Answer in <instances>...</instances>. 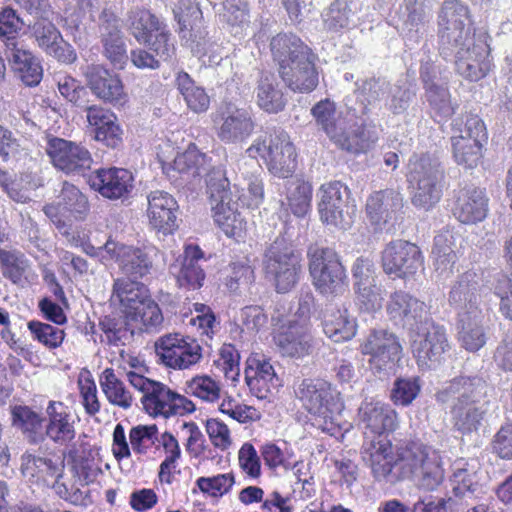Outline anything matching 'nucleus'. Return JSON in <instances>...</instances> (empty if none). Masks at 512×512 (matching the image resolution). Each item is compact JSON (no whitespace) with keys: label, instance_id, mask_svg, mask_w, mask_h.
Returning a JSON list of instances; mask_svg holds the SVG:
<instances>
[{"label":"nucleus","instance_id":"obj_1","mask_svg":"<svg viewBox=\"0 0 512 512\" xmlns=\"http://www.w3.org/2000/svg\"><path fill=\"white\" fill-rule=\"evenodd\" d=\"M172 171L187 181L205 176L214 222L227 236H240L245 228L244 219L238 211L237 194L240 190L237 184L231 190L226 172L221 167L212 166L207 155L191 144L175 157Z\"/></svg>","mask_w":512,"mask_h":512},{"label":"nucleus","instance_id":"obj_2","mask_svg":"<svg viewBox=\"0 0 512 512\" xmlns=\"http://www.w3.org/2000/svg\"><path fill=\"white\" fill-rule=\"evenodd\" d=\"M440 404L450 405L453 428L466 435L477 432L490 408L488 384L478 376H459L447 382L435 394Z\"/></svg>","mask_w":512,"mask_h":512},{"label":"nucleus","instance_id":"obj_3","mask_svg":"<svg viewBox=\"0 0 512 512\" xmlns=\"http://www.w3.org/2000/svg\"><path fill=\"white\" fill-rule=\"evenodd\" d=\"M274 62L280 78L294 92L309 93L319 82L317 56L297 35L279 33L270 41Z\"/></svg>","mask_w":512,"mask_h":512},{"label":"nucleus","instance_id":"obj_4","mask_svg":"<svg viewBox=\"0 0 512 512\" xmlns=\"http://www.w3.org/2000/svg\"><path fill=\"white\" fill-rule=\"evenodd\" d=\"M308 268L315 289L324 296H337L346 290L347 274L338 253L312 244L307 249Z\"/></svg>","mask_w":512,"mask_h":512},{"label":"nucleus","instance_id":"obj_5","mask_svg":"<svg viewBox=\"0 0 512 512\" xmlns=\"http://www.w3.org/2000/svg\"><path fill=\"white\" fill-rule=\"evenodd\" d=\"M444 170L438 159L428 155H413L409 160V182L413 188L412 203L430 209L441 198Z\"/></svg>","mask_w":512,"mask_h":512},{"label":"nucleus","instance_id":"obj_6","mask_svg":"<svg viewBox=\"0 0 512 512\" xmlns=\"http://www.w3.org/2000/svg\"><path fill=\"white\" fill-rule=\"evenodd\" d=\"M295 393L307 411L316 416L314 425L323 431L333 430L342 404L329 383L320 379H304Z\"/></svg>","mask_w":512,"mask_h":512},{"label":"nucleus","instance_id":"obj_7","mask_svg":"<svg viewBox=\"0 0 512 512\" xmlns=\"http://www.w3.org/2000/svg\"><path fill=\"white\" fill-rule=\"evenodd\" d=\"M263 269L266 277L274 282L276 291L287 293L299 281L300 256L284 237H277L264 253Z\"/></svg>","mask_w":512,"mask_h":512},{"label":"nucleus","instance_id":"obj_8","mask_svg":"<svg viewBox=\"0 0 512 512\" xmlns=\"http://www.w3.org/2000/svg\"><path fill=\"white\" fill-rule=\"evenodd\" d=\"M451 137L455 162L465 169L477 167L482 158V146L488 134L483 120L478 115H467L465 121L456 118L452 122Z\"/></svg>","mask_w":512,"mask_h":512},{"label":"nucleus","instance_id":"obj_9","mask_svg":"<svg viewBox=\"0 0 512 512\" xmlns=\"http://www.w3.org/2000/svg\"><path fill=\"white\" fill-rule=\"evenodd\" d=\"M247 152L252 157L263 158L268 170L279 178H288L296 168L295 147L282 129L274 130L263 139H256Z\"/></svg>","mask_w":512,"mask_h":512},{"label":"nucleus","instance_id":"obj_10","mask_svg":"<svg viewBox=\"0 0 512 512\" xmlns=\"http://www.w3.org/2000/svg\"><path fill=\"white\" fill-rule=\"evenodd\" d=\"M361 458L375 481L391 485L399 482L401 467L397 466V453L394 454L392 442L386 436H368L365 432Z\"/></svg>","mask_w":512,"mask_h":512},{"label":"nucleus","instance_id":"obj_11","mask_svg":"<svg viewBox=\"0 0 512 512\" xmlns=\"http://www.w3.org/2000/svg\"><path fill=\"white\" fill-rule=\"evenodd\" d=\"M411 349L418 366L424 369H434L444 359L449 350L446 330L442 325L428 321L410 336Z\"/></svg>","mask_w":512,"mask_h":512},{"label":"nucleus","instance_id":"obj_12","mask_svg":"<svg viewBox=\"0 0 512 512\" xmlns=\"http://www.w3.org/2000/svg\"><path fill=\"white\" fill-rule=\"evenodd\" d=\"M469 12L467 6L459 0H446L439 14V52L444 58L451 56L457 43H462L470 36L467 24Z\"/></svg>","mask_w":512,"mask_h":512},{"label":"nucleus","instance_id":"obj_13","mask_svg":"<svg viewBox=\"0 0 512 512\" xmlns=\"http://www.w3.org/2000/svg\"><path fill=\"white\" fill-rule=\"evenodd\" d=\"M216 134L225 144H241L254 132L256 123L250 109L224 102L217 111Z\"/></svg>","mask_w":512,"mask_h":512},{"label":"nucleus","instance_id":"obj_14","mask_svg":"<svg viewBox=\"0 0 512 512\" xmlns=\"http://www.w3.org/2000/svg\"><path fill=\"white\" fill-rule=\"evenodd\" d=\"M104 249L111 259H115L124 279L141 280L153 270V248L128 246L109 239Z\"/></svg>","mask_w":512,"mask_h":512},{"label":"nucleus","instance_id":"obj_15","mask_svg":"<svg viewBox=\"0 0 512 512\" xmlns=\"http://www.w3.org/2000/svg\"><path fill=\"white\" fill-rule=\"evenodd\" d=\"M312 300L313 296L311 294H307L300 300V318L291 320L287 329L278 335L277 346L283 356L301 358L310 354L312 336L308 314Z\"/></svg>","mask_w":512,"mask_h":512},{"label":"nucleus","instance_id":"obj_16","mask_svg":"<svg viewBox=\"0 0 512 512\" xmlns=\"http://www.w3.org/2000/svg\"><path fill=\"white\" fill-rule=\"evenodd\" d=\"M451 50L456 72L469 81H478L486 76L491 68L488 58L489 47L482 41L469 38L457 43Z\"/></svg>","mask_w":512,"mask_h":512},{"label":"nucleus","instance_id":"obj_17","mask_svg":"<svg viewBox=\"0 0 512 512\" xmlns=\"http://www.w3.org/2000/svg\"><path fill=\"white\" fill-rule=\"evenodd\" d=\"M361 352L370 356L368 362L378 373L393 371L402 356L398 337L386 330H374L361 345Z\"/></svg>","mask_w":512,"mask_h":512},{"label":"nucleus","instance_id":"obj_18","mask_svg":"<svg viewBox=\"0 0 512 512\" xmlns=\"http://www.w3.org/2000/svg\"><path fill=\"white\" fill-rule=\"evenodd\" d=\"M46 152L54 167L67 175H85L93 164L86 147L65 139H49Z\"/></svg>","mask_w":512,"mask_h":512},{"label":"nucleus","instance_id":"obj_19","mask_svg":"<svg viewBox=\"0 0 512 512\" xmlns=\"http://www.w3.org/2000/svg\"><path fill=\"white\" fill-rule=\"evenodd\" d=\"M382 267L387 275L407 278L422 267L423 257L420 248L406 240L391 241L382 251Z\"/></svg>","mask_w":512,"mask_h":512},{"label":"nucleus","instance_id":"obj_20","mask_svg":"<svg viewBox=\"0 0 512 512\" xmlns=\"http://www.w3.org/2000/svg\"><path fill=\"white\" fill-rule=\"evenodd\" d=\"M386 309L390 319L406 329L409 336L432 320L426 304L404 291L392 293Z\"/></svg>","mask_w":512,"mask_h":512},{"label":"nucleus","instance_id":"obj_21","mask_svg":"<svg viewBox=\"0 0 512 512\" xmlns=\"http://www.w3.org/2000/svg\"><path fill=\"white\" fill-rule=\"evenodd\" d=\"M86 85L102 102L113 106L125 103L127 94L120 77L101 64H91L84 71Z\"/></svg>","mask_w":512,"mask_h":512},{"label":"nucleus","instance_id":"obj_22","mask_svg":"<svg viewBox=\"0 0 512 512\" xmlns=\"http://www.w3.org/2000/svg\"><path fill=\"white\" fill-rule=\"evenodd\" d=\"M4 54L16 79L28 87L39 85L43 77V68L38 57L25 42H8Z\"/></svg>","mask_w":512,"mask_h":512},{"label":"nucleus","instance_id":"obj_23","mask_svg":"<svg viewBox=\"0 0 512 512\" xmlns=\"http://www.w3.org/2000/svg\"><path fill=\"white\" fill-rule=\"evenodd\" d=\"M43 442L49 439L56 445L69 446L76 437L75 421L69 408L61 401H49L45 409Z\"/></svg>","mask_w":512,"mask_h":512},{"label":"nucleus","instance_id":"obj_24","mask_svg":"<svg viewBox=\"0 0 512 512\" xmlns=\"http://www.w3.org/2000/svg\"><path fill=\"white\" fill-rule=\"evenodd\" d=\"M320 191L319 213L321 220L327 225L347 229L351 223L349 217L344 213L349 194L348 188L340 181H333L323 184Z\"/></svg>","mask_w":512,"mask_h":512},{"label":"nucleus","instance_id":"obj_25","mask_svg":"<svg viewBox=\"0 0 512 512\" xmlns=\"http://www.w3.org/2000/svg\"><path fill=\"white\" fill-rule=\"evenodd\" d=\"M37 45L59 62L72 64L77 59L75 49L66 42L57 27L46 19H38L31 27Z\"/></svg>","mask_w":512,"mask_h":512},{"label":"nucleus","instance_id":"obj_26","mask_svg":"<svg viewBox=\"0 0 512 512\" xmlns=\"http://www.w3.org/2000/svg\"><path fill=\"white\" fill-rule=\"evenodd\" d=\"M134 178L127 169H98L89 176L90 187L108 199L127 197L133 190Z\"/></svg>","mask_w":512,"mask_h":512},{"label":"nucleus","instance_id":"obj_27","mask_svg":"<svg viewBox=\"0 0 512 512\" xmlns=\"http://www.w3.org/2000/svg\"><path fill=\"white\" fill-rule=\"evenodd\" d=\"M86 119L94 131V139L107 147L116 148L122 143L123 131L120 128L116 115L100 104L86 105L83 108Z\"/></svg>","mask_w":512,"mask_h":512},{"label":"nucleus","instance_id":"obj_28","mask_svg":"<svg viewBox=\"0 0 512 512\" xmlns=\"http://www.w3.org/2000/svg\"><path fill=\"white\" fill-rule=\"evenodd\" d=\"M148 217L150 225L164 235L172 233L177 228L178 203L175 198L165 191H152L148 197Z\"/></svg>","mask_w":512,"mask_h":512},{"label":"nucleus","instance_id":"obj_29","mask_svg":"<svg viewBox=\"0 0 512 512\" xmlns=\"http://www.w3.org/2000/svg\"><path fill=\"white\" fill-rule=\"evenodd\" d=\"M204 261V253L197 246H185L180 264L171 266L179 287L187 290H197L203 286L205 272L200 262Z\"/></svg>","mask_w":512,"mask_h":512},{"label":"nucleus","instance_id":"obj_30","mask_svg":"<svg viewBox=\"0 0 512 512\" xmlns=\"http://www.w3.org/2000/svg\"><path fill=\"white\" fill-rule=\"evenodd\" d=\"M488 211V199L482 189L473 185L458 191L454 216L462 223L474 224L485 219Z\"/></svg>","mask_w":512,"mask_h":512},{"label":"nucleus","instance_id":"obj_31","mask_svg":"<svg viewBox=\"0 0 512 512\" xmlns=\"http://www.w3.org/2000/svg\"><path fill=\"white\" fill-rule=\"evenodd\" d=\"M483 318L482 310L478 306H471L470 311L458 313V337L462 347L467 351L476 352L486 343Z\"/></svg>","mask_w":512,"mask_h":512},{"label":"nucleus","instance_id":"obj_32","mask_svg":"<svg viewBox=\"0 0 512 512\" xmlns=\"http://www.w3.org/2000/svg\"><path fill=\"white\" fill-rule=\"evenodd\" d=\"M244 374L251 394L258 399H266L272 389L279 386L274 368L266 360L248 358Z\"/></svg>","mask_w":512,"mask_h":512},{"label":"nucleus","instance_id":"obj_33","mask_svg":"<svg viewBox=\"0 0 512 512\" xmlns=\"http://www.w3.org/2000/svg\"><path fill=\"white\" fill-rule=\"evenodd\" d=\"M359 416L370 436H386L397 427V413L389 405L380 402L364 403Z\"/></svg>","mask_w":512,"mask_h":512},{"label":"nucleus","instance_id":"obj_34","mask_svg":"<svg viewBox=\"0 0 512 512\" xmlns=\"http://www.w3.org/2000/svg\"><path fill=\"white\" fill-rule=\"evenodd\" d=\"M403 207L402 194L394 189L376 191L366 203V212L373 224L388 222Z\"/></svg>","mask_w":512,"mask_h":512},{"label":"nucleus","instance_id":"obj_35","mask_svg":"<svg viewBox=\"0 0 512 512\" xmlns=\"http://www.w3.org/2000/svg\"><path fill=\"white\" fill-rule=\"evenodd\" d=\"M12 426L20 430L24 439L33 445L43 443L45 417L26 405L11 407Z\"/></svg>","mask_w":512,"mask_h":512},{"label":"nucleus","instance_id":"obj_36","mask_svg":"<svg viewBox=\"0 0 512 512\" xmlns=\"http://www.w3.org/2000/svg\"><path fill=\"white\" fill-rule=\"evenodd\" d=\"M316 124L335 145L340 140L347 122L341 113L337 112L336 105L329 99L321 100L311 109Z\"/></svg>","mask_w":512,"mask_h":512},{"label":"nucleus","instance_id":"obj_37","mask_svg":"<svg viewBox=\"0 0 512 512\" xmlns=\"http://www.w3.org/2000/svg\"><path fill=\"white\" fill-rule=\"evenodd\" d=\"M255 92L258 106L267 113L281 112L287 104V98L274 74L262 73Z\"/></svg>","mask_w":512,"mask_h":512},{"label":"nucleus","instance_id":"obj_38","mask_svg":"<svg viewBox=\"0 0 512 512\" xmlns=\"http://www.w3.org/2000/svg\"><path fill=\"white\" fill-rule=\"evenodd\" d=\"M146 286L139 280L116 279L113 284L112 300L118 301L128 317L137 311L146 300H149Z\"/></svg>","mask_w":512,"mask_h":512},{"label":"nucleus","instance_id":"obj_39","mask_svg":"<svg viewBox=\"0 0 512 512\" xmlns=\"http://www.w3.org/2000/svg\"><path fill=\"white\" fill-rule=\"evenodd\" d=\"M323 331L334 342L350 340L356 334V322L346 309L326 307L323 313Z\"/></svg>","mask_w":512,"mask_h":512},{"label":"nucleus","instance_id":"obj_40","mask_svg":"<svg viewBox=\"0 0 512 512\" xmlns=\"http://www.w3.org/2000/svg\"><path fill=\"white\" fill-rule=\"evenodd\" d=\"M430 452L421 443L409 442L397 448V466L401 467L399 482L416 476Z\"/></svg>","mask_w":512,"mask_h":512},{"label":"nucleus","instance_id":"obj_41","mask_svg":"<svg viewBox=\"0 0 512 512\" xmlns=\"http://www.w3.org/2000/svg\"><path fill=\"white\" fill-rule=\"evenodd\" d=\"M130 317L117 314H110L102 317L99 327L104 334L102 341L108 345L120 347L128 344L134 335V329L129 323Z\"/></svg>","mask_w":512,"mask_h":512},{"label":"nucleus","instance_id":"obj_42","mask_svg":"<svg viewBox=\"0 0 512 512\" xmlns=\"http://www.w3.org/2000/svg\"><path fill=\"white\" fill-rule=\"evenodd\" d=\"M360 0H334L323 13L324 25L328 30L338 31L355 23Z\"/></svg>","mask_w":512,"mask_h":512},{"label":"nucleus","instance_id":"obj_43","mask_svg":"<svg viewBox=\"0 0 512 512\" xmlns=\"http://www.w3.org/2000/svg\"><path fill=\"white\" fill-rule=\"evenodd\" d=\"M479 281L475 272L463 273L449 295V302L453 305H464L461 311H470L471 306H478Z\"/></svg>","mask_w":512,"mask_h":512},{"label":"nucleus","instance_id":"obj_44","mask_svg":"<svg viewBox=\"0 0 512 512\" xmlns=\"http://www.w3.org/2000/svg\"><path fill=\"white\" fill-rule=\"evenodd\" d=\"M377 140L378 135L375 128L362 124L351 134L344 129L336 146L349 153L360 154L369 150Z\"/></svg>","mask_w":512,"mask_h":512},{"label":"nucleus","instance_id":"obj_45","mask_svg":"<svg viewBox=\"0 0 512 512\" xmlns=\"http://www.w3.org/2000/svg\"><path fill=\"white\" fill-rule=\"evenodd\" d=\"M160 21L149 10L141 8L131 9L126 18V26L128 31L139 42L147 41L148 35L160 29Z\"/></svg>","mask_w":512,"mask_h":512},{"label":"nucleus","instance_id":"obj_46","mask_svg":"<svg viewBox=\"0 0 512 512\" xmlns=\"http://www.w3.org/2000/svg\"><path fill=\"white\" fill-rule=\"evenodd\" d=\"M286 199L292 213L303 217L311 207L312 187L309 183L298 178H291L285 182Z\"/></svg>","mask_w":512,"mask_h":512},{"label":"nucleus","instance_id":"obj_47","mask_svg":"<svg viewBox=\"0 0 512 512\" xmlns=\"http://www.w3.org/2000/svg\"><path fill=\"white\" fill-rule=\"evenodd\" d=\"M452 236L449 234H438L434 238L432 254L435 258V271L443 279L449 278L454 272L456 253L451 244Z\"/></svg>","mask_w":512,"mask_h":512},{"label":"nucleus","instance_id":"obj_48","mask_svg":"<svg viewBox=\"0 0 512 512\" xmlns=\"http://www.w3.org/2000/svg\"><path fill=\"white\" fill-rule=\"evenodd\" d=\"M63 468L62 462L57 463L51 458L36 456L28 452L21 457L22 473L28 477L45 478L55 476L58 479L62 477Z\"/></svg>","mask_w":512,"mask_h":512},{"label":"nucleus","instance_id":"obj_49","mask_svg":"<svg viewBox=\"0 0 512 512\" xmlns=\"http://www.w3.org/2000/svg\"><path fill=\"white\" fill-rule=\"evenodd\" d=\"M355 85L358 98L365 107L380 103L391 89V83L380 76L358 80Z\"/></svg>","mask_w":512,"mask_h":512},{"label":"nucleus","instance_id":"obj_50","mask_svg":"<svg viewBox=\"0 0 512 512\" xmlns=\"http://www.w3.org/2000/svg\"><path fill=\"white\" fill-rule=\"evenodd\" d=\"M174 394L175 392L166 385L156 381L153 392L150 391L148 395L142 396L141 402L150 415L169 417L172 411Z\"/></svg>","mask_w":512,"mask_h":512},{"label":"nucleus","instance_id":"obj_51","mask_svg":"<svg viewBox=\"0 0 512 512\" xmlns=\"http://www.w3.org/2000/svg\"><path fill=\"white\" fill-rule=\"evenodd\" d=\"M388 95L387 109L393 115H401L416 100L417 88L407 80H398L394 85H391Z\"/></svg>","mask_w":512,"mask_h":512},{"label":"nucleus","instance_id":"obj_52","mask_svg":"<svg viewBox=\"0 0 512 512\" xmlns=\"http://www.w3.org/2000/svg\"><path fill=\"white\" fill-rule=\"evenodd\" d=\"M424 98L435 116L448 118L454 114L455 108L446 83H436L424 88Z\"/></svg>","mask_w":512,"mask_h":512},{"label":"nucleus","instance_id":"obj_53","mask_svg":"<svg viewBox=\"0 0 512 512\" xmlns=\"http://www.w3.org/2000/svg\"><path fill=\"white\" fill-rule=\"evenodd\" d=\"M101 387L108 401L124 409L132 405V396L124 383L115 375L114 370L107 368L101 376Z\"/></svg>","mask_w":512,"mask_h":512},{"label":"nucleus","instance_id":"obj_54","mask_svg":"<svg viewBox=\"0 0 512 512\" xmlns=\"http://www.w3.org/2000/svg\"><path fill=\"white\" fill-rule=\"evenodd\" d=\"M62 210L82 219L89 211V203L86 196L73 184L63 182L58 196Z\"/></svg>","mask_w":512,"mask_h":512},{"label":"nucleus","instance_id":"obj_55","mask_svg":"<svg viewBox=\"0 0 512 512\" xmlns=\"http://www.w3.org/2000/svg\"><path fill=\"white\" fill-rule=\"evenodd\" d=\"M179 31H194L200 28L202 11L196 0H177L173 8Z\"/></svg>","mask_w":512,"mask_h":512},{"label":"nucleus","instance_id":"obj_56","mask_svg":"<svg viewBox=\"0 0 512 512\" xmlns=\"http://www.w3.org/2000/svg\"><path fill=\"white\" fill-rule=\"evenodd\" d=\"M444 478L443 469L435 453H430L414 477L418 486L427 491L435 490Z\"/></svg>","mask_w":512,"mask_h":512},{"label":"nucleus","instance_id":"obj_57","mask_svg":"<svg viewBox=\"0 0 512 512\" xmlns=\"http://www.w3.org/2000/svg\"><path fill=\"white\" fill-rule=\"evenodd\" d=\"M60 95L78 108H84L89 103V92L87 88L76 78L65 75L58 80Z\"/></svg>","mask_w":512,"mask_h":512},{"label":"nucleus","instance_id":"obj_58","mask_svg":"<svg viewBox=\"0 0 512 512\" xmlns=\"http://www.w3.org/2000/svg\"><path fill=\"white\" fill-rule=\"evenodd\" d=\"M420 391L419 377H399L394 381L390 397L394 404L408 406L416 399Z\"/></svg>","mask_w":512,"mask_h":512},{"label":"nucleus","instance_id":"obj_59","mask_svg":"<svg viewBox=\"0 0 512 512\" xmlns=\"http://www.w3.org/2000/svg\"><path fill=\"white\" fill-rule=\"evenodd\" d=\"M183 338L184 337L179 334H169L161 337L155 343L157 356L166 366L171 368L178 367Z\"/></svg>","mask_w":512,"mask_h":512},{"label":"nucleus","instance_id":"obj_60","mask_svg":"<svg viewBox=\"0 0 512 512\" xmlns=\"http://www.w3.org/2000/svg\"><path fill=\"white\" fill-rule=\"evenodd\" d=\"M170 37L171 34L167 30L166 25L162 23L160 24V29L148 35L147 41H142L141 44H145L161 61H167L175 51Z\"/></svg>","mask_w":512,"mask_h":512},{"label":"nucleus","instance_id":"obj_61","mask_svg":"<svg viewBox=\"0 0 512 512\" xmlns=\"http://www.w3.org/2000/svg\"><path fill=\"white\" fill-rule=\"evenodd\" d=\"M23 25V20L13 8L4 7L0 10V38L5 48L8 42H24L17 37Z\"/></svg>","mask_w":512,"mask_h":512},{"label":"nucleus","instance_id":"obj_62","mask_svg":"<svg viewBox=\"0 0 512 512\" xmlns=\"http://www.w3.org/2000/svg\"><path fill=\"white\" fill-rule=\"evenodd\" d=\"M357 301L362 309L368 312L381 309L385 290L377 281L354 288Z\"/></svg>","mask_w":512,"mask_h":512},{"label":"nucleus","instance_id":"obj_63","mask_svg":"<svg viewBox=\"0 0 512 512\" xmlns=\"http://www.w3.org/2000/svg\"><path fill=\"white\" fill-rule=\"evenodd\" d=\"M27 327L34 339L50 349L59 347L65 337V333L62 329L48 323L32 320L27 323Z\"/></svg>","mask_w":512,"mask_h":512},{"label":"nucleus","instance_id":"obj_64","mask_svg":"<svg viewBox=\"0 0 512 512\" xmlns=\"http://www.w3.org/2000/svg\"><path fill=\"white\" fill-rule=\"evenodd\" d=\"M185 392L204 401L214 402L219 398L220 387L209 376H196L186 383Z\"/></svg>","mask_w":512,"mask_h":512}]
</instances>
